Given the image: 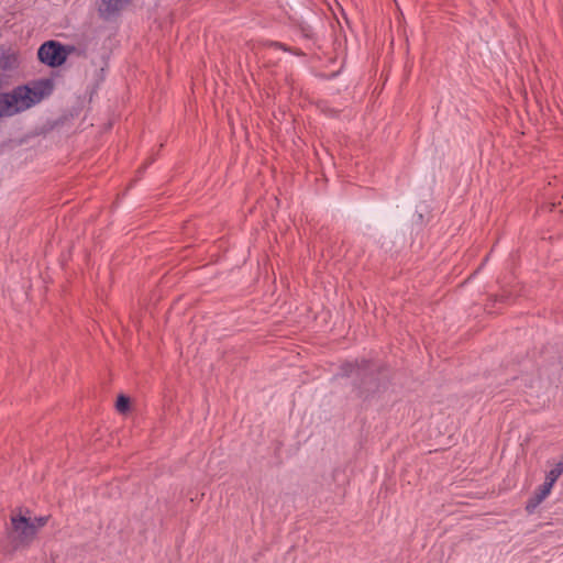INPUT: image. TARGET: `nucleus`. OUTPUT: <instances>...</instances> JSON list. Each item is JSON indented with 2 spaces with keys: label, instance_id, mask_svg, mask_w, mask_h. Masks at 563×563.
Listing matches in <instances>:
<instances>
[{
  "label": "nucleus",
  "instance_id": "nucleus-1",
  "mask_svg": "<svg viewBox=\"0 0 563 563\" xmlns=\"http://www.w3.org/2000/svg\"><path fill=\"white\" fill-rule=\"evenodd\" d=\"M53 91L49 79L32 81L18 86L10 92H0V119L13 117L29 110L48 97Z\"/></svg>",
  "mask_w": 563,
  "mask_h": 563
},
{
  "label": "nucleus",
  "instance_id": "nucleus-2",
  "mask_svg": "<svg viewBox=\"0 0 563 563\" xmlns=\"http://www.w3.org/2000/svg\"><path fill=\"white\" fill-rule=\"evenodd\" d=\"M344 371L347 376L355 377L361 395L368 396L378 390V378L375 374V366L367 361L362 364H346Z\"/></svg>",
  "mask_w": 563,
  "mask_h": 563
},
{
  "label": "nucleus",
  "instance_id": "nucleus-3",
  "mask_svg": "<svg viewBox=\"0 0 563 563\" xmlns=\"http://www.w3.org/2000/svg\"><path fill=\"white\" fill-rule=\"evenodd\" d=\"M10 536L15 544V548L29 545L36 537L35 527L32 525V519L22 515L13 514L11 516Z\"/></svg>",
  "mask_w": 563,
  "mask_h": 563
},
{
  "label": "nucleus",
  "instance_id": "nucleus-4",
  "mask_svg": "<svg viewBox=\"0 0 563 563\" xmlns=\"http://www.w3.org/2000/svg\"><path fill=\"white\" fill-rule=\"evenodd\" d=\"M73 47L64 46L56 41L43 43L37 52L38 59L51 67L63 65Z\"/></svg>",
  "mask_w": 563,
  "mask_h": 563
},
{
  "label": "nucleus",
  "instance_id": "nucleus-5",
  "mask_svg": "<svg viewBox=\"0 0 563 563\" xmlns=\"http://www.w3.org/2000/svg\"><path fill=\"white\" fill-rule=\"evenodd\" d=\"M130 0H100L99 11L102 15L109 16L120 11Z\"/></svg>",
  "mask_w": 563,
  "mask_h": 563
},
{
  "label": "nucleus",
  "instance_id": "nucleus-6",
  "mask_svg": "<svg viewBox=\"0 0 563 563\" xmlns=\"http://www.w3.org/2000/svg\"><path fill=\"white\" fill-rule=\"evenodd\" d=\"M553 485V482L545 478L544 483L534 493V496L538 497L537 503H542L550 495Z\"/></svg>",
  "mask_w": 563,
  "mask_h": 563
},
{
  "label": "nucleus",
  "instance_id": "nucleus-7",
  "mask_svg": "<svg viewBox=\"0 0 563 563\" xmlns=\"http://www.w3.org/2000/svg\"><path fill=\"white\" fill-rule=\"evenodd\" d=\"M563 474V464H561L560 462H558L555 464V466L549 471L545 475V478L553 482L555 484V482L559 479V477Z\"/></svg>",
  "mask_w": 563,
  "mask_h": 563
},
{
  "label": "nucleus",
  "instance_id": "nucleus-8",
  "mask_svg": "<svg viewBox=\"0 0 563 563\" xmlns=\"http://www.w3.org/2000/svg\"><path fill=\"white\" fill-rule=\"evenodd\" d=\"M129 406L130 399L126 396L121 395L118 397L115 408L119 412H125L129 409Z\"/></svg>",
  "mask_w": 563,
  "mask_h": 563
},
{
  "label": "nucleus",
  "instance_id": "nucleus-9",
  "mask_svg": "<svg viewBox=\"0 0 563 563\" xmlns=\"http://www.w3.org/2000/svg\"><path fill=\"white\" fill-rule=\"evenodd\" d=\"M48 521V517H35L32 519V525L35 527V532L43 528Z\"/></svg>",
  "mask_w": 563,
  "mask_h": 563
},
{
  "label": "nucleus",
  "instance_id": "nucleus-10",
  "mask_svg": "<svg viewBox=\"0 0 563 563\" xmlns=\"http://www.w3.org/2000/svg\"><path fill=\"white\" fill-rule=\"evenodd\" d=\"M538 500V497L537 496H533L531 497L528 503H527V506H526V509L531 512L532 510H534L541 503H537Z\"/></svg>",
  "mask_w": 563,
  "mask_h": 563
}]
</instances>
